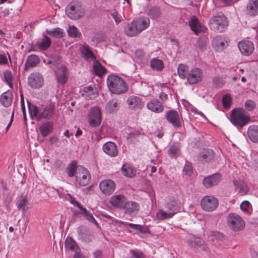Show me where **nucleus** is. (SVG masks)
<instances>
[{
	"label": "nucleus",
	"instance_id": "15",
	"mask_svg": "<svg viewBox=\"0 0 258 258\" xmlns=\"http://www.w3.org/2000/svg\"><path fill=\"white\" fill-rule=\"evenodd\" d=\"M43 82L42 76L38 73L30 75L28 79V85L32 88H38L42 86Z\"/></svg>",
	"mask_w": 258,
	"mask_h": 258
},
{
	"label": "nucleus",
	"instance_id": "24",
	"mask_svg": "<svg viewBox=\"0 0 258 258\" xmlns=\"http://www.w3.org/2000/svg\"><path fill=\"white\" fill-rule=\"evenodd\" d=\"M53 129V123L51 121H48L42 123L39 127V131L41 135L43 137H46L50 134Z\"/></svg>",
	"mask_w": 258,
	"mask_h": 258
},
{
	"label": "nucleus",
	"instance_id": "12",
	"mask_svg": "<svg viewBox=\"0 0 258 258\" xmlns=\"http://www.w3.org/2000/svg\"><path fill=\"white\" fill-rule=\"evenodd\" d=\"M203 74L202 70L198 68L191 69L188 74L186 79L190 85H194L202 81Z\"/></svg>",
	"mask_w": 258,
	"mask_h": 258
},
{
	"label": "nucleus",
	"instance_id": "18",
	"mask_svg": "<svg viewBox=\"0 0 258 258\" xmlns=\"http://www.w3.org/2000/svg\"><path fill=\"white\" fill-rule=\"evenodd\" d=\"M103 151L110 157H115L118 154L117 146L112 142L105 143L102 147Z\"/></svg>",
	"mask_w": 258,
	"mask_h": 258
},
{
	"label": "nucleus",
	"instance_id": "45",
	"mask_svg": "<svg viewBox=\"0 0 258 258\" xmlns=\"http://www.w3.org/2000/svg\"><path fill=\"white\" fill-rule=\"evenodd\" d=\"M93 70L96 75L99 77L103 75L107 71V70L98 61L95 62L93 66Z\"/></svg>",
	"mask_w": 258,
	"mask_h": 258
},
{
	"label": "nucleus",
	"instance_id": "35",
	"mask_svg": "<svg viewBox=\"0 0 258 258\" xmlns=\"http://www.w3.org/2000/svg\"><path fill=\"white\" fill-rule=\"evenodd\" d=\"M212 44L217 51L223 50L225 47L224 40L221 36H217L214 38L212 40Z\"/></svg>",
	"mask_w": 258,
	"mask_h": 258
},
{
	"label": "nucleus",
	"instance_id": "23",
	"mask_svg": "<svg viewBox=\"0 0 258 258\" xmlns=\"http://www.w3.org/2000/svg\"><path fill=\"white\" fill-rule=\"evenodd\" d=\"M246 11L250 16H256L258 13V0H249Z\"/></svg>",
	"mask_w": 258,
	"mask_h": 258
},
{
	"label": "nucleus",
	"instance_id": "25",
	"mask_svg": "<svg viewBox=\"0 0 258 258\" xmlns=\"http://www.w3.org/2000/svg\"><path fill=\"white\" fill-rule=\"evenodd\" d=\"M190 29L196 34H198L202 31V27L198 19L196 16H192L188 21Z\"/></svg>",
	"mask_w": 258,
	"mask_h": 258
},
{
	"label": "nucleus",
	"instance_id": "10",
	"mask_svg": "<svg viewBox=\"0 0 258 258\" xmlns=\"http://www.w3.org/2000/svg\"><path fill=\"white\" fill-rule=\"evenodd\" d=\"M165 117L168 122L174 127H181L183 120L178 112L174 110H170L165 113Z\"/></svg>",
	"mask_w": 258,
	"mask_h": 258
},
{
	"label": "nucleus",
	"instance_id": "4",
	"mask_svg": "<svg viewBox=\"0 0 258 258\" xmlns=\"http://www.w3.org/2000/svg\"><path fill=\"white\" fill-rule=\"evenodd\" d=\"M28 107L30 115L35 117L36 120H39L41 118L49 119L52 117L54 114V105L50 103L46 106L41 111L38 107L31 102L27 101Z\"/></svg>",
	"mask_w": 258,
	"mask_h": 258
},
{
	"label": "nucleus",
	"instance_id": "54",
	"mask_svg": "<svg viewBox=\"0 0 258 258\" xmlns=\"http://www.w3.org/2000/svg\"><path fill=\"white\" fill-rule=\"evenodd\" d=\"M245 109L248 111L253 110L256 107V103L252 100H248L244 103Z\"/></svg>",
	"mask_w": 258,
	"mask_h": 258
},
{
	"label": "nucleus",
	"instance_id": "26",
	"mask_svg": "<svg viewBox=\"0 0 258 258\" xmlns=\"http://www.w3.org/2000/svg\"><path fill=\"white\" fill-rule=\"evenodd\" d=\"M127 103L130 107L134 109H140L144 106L142 99L135 96H130L127 99Z\"/></svg>",
	"mask_w": 258,
	"mask_h": 258
},
{
	"label": "nucleus",
	"instance_id": "51",
	"mask_svg": "<svg viewBox=\"0 0 258 258\" xmlns=\"http://www.w3.org/2000/svg\"><path fill=\"white\" fill-rule=\"evenodd\" d=\"M78 168V167L77 166L75 162H72L69 164L66 169L68 176L70 177L74 175L76 176V173Z\"/></svg>",
	"mask_w": 258,
	"mask_h": 258
},
{
	"label": "nucleus",
	"instance_id": "61",
	"mask_svg": "<svg viewBox=\"0 0 258 258\" xmlns=\"http://www.w3.org/2000/svg\"><path fill=\"white\" fill-rule=\"evenodd\" d=\"M68 196L69 197L70 202L72 204H74V205L76 206L79 209H80V210L83 208L81 204L78 201H76L75 198L73 197L71 195L68 194Z\"/></svg>",
	"mask_w": 258,
	"mask_h": 258
},
{
	"label": "nucleus",
	"instance_id": "29",
	"mask_svg": "<svg viewBox=\"0 0 258 258\" xmlns=\"http://www.w3.org/2000/svg\"><path fill=\"white\" fill-rule=\"evenodd\" d=\"M51 41L49 37L44 36L43 38L38 41L35 45L41 50H45L50 46Z\"/></svg>",
	"mask_w": 258,
	"mask_h": 258
},
{
	"label": "nucleus",
	"instance_id": "40",
	"mask_svg": "<svg viewBox=\"0 0 258 258\" xmlns=\"http://www.w3.org/2000/svg\"><path fill=\"white\" fill-rule=\"evenodd\" d=\"M121 169L122 174L126 177L131 178L136 174V170L129 164H124Z\"/></svg>",
	"mask_w": 258,
	"mask_h": 258
},
{
	"label": "nucleus",
	"instance_id": "41",
	"mask_svg": "<svg viewBox=\"0 0 258 258\" xmlns=\"http://www.w3.org/2000/svg\"><path fill=\"white\" fill-rule=\"evenodd\" d=\"M165 208L169 213L173 212L175 214L176 211L180 209V204L176 200H172L166 204Z\"/></svg>",
	"mask_w": 258,
	"mask_h": 258
},
{
	"label": "nucleus",
	"instance_id": "9",
	"mask_svg": "<svg viewBox=\"0 0 258 258\" xmlns=\"http://www.w3.org/2000/svg\"><path fill=\"white\" fill-rule=\"evenodd\" d=\"M219 204L218 200L213 196H205L201 202L202 208L205 211L212 212L215 210Z\"/></svg>",
	"mask_w": 258,
	"mask_h": 258
},
{
	"label": "nucleus",
	"instance_id": "27",
	"mask_svg": "<svg viewBox=\"0 0 258 258\" xmlns=\"http://www.w3.org/2000/svg\"><path fill=\"white\" fill-rule=\"evenodd\" d=\"M80 51L82 55L85 59L88 60L90 58L92 60H95L96 57L90 49L89 45L86 44L83 45L80 48Z\"/></svg>",
	"mask_w": 258,
	"mask_h": 258
},
{
	"label": "nucleus",
	"instance_id": "50",
	"mask_svg": "<svg viewBox=\"0 0 258 258\" xmlns=\"http://www.w3.org/2000/svg\"><path fill=\"white\" fill-rule=\"evenodd\" d=\"M118 107V101L116 99L110 100L106 104V109L109 112L111 113L116 110Z\"/></svg>",
	"mask_w": 258,
	"mask_h": 258
},
{
	"label": "nucleus",
	"instance_id": "30",
	"mask_svg": "<svg viewBox=\"0 0 258 258\" xmlns=\"http://www.w3.org/2000/svg\"><path fill=\"white\" fill-rule=\"evenodd\" d=\"M124 205H125L123 206V209H125L126 213L132 214L139 210V205L135 202H127L126 201V203Z\"/></svg>",
	"mask_w": 258,
	"mask_h": 258
},
{
	"label": "nucleus",
	"instance_id": "47",
	"mask_svg": "<svg viewBox=\"0 0 258 258\" xmlns=\"http://www.w3.org/2000/svg\"><path fill=\"white\" fill-rule=\"evenodd\" d=\"M46 33L52 37L58 38H62L64 35L63 30L58 27L52 30H47Z\"/></svg>",
	"mask_w": 258,
	"mask_h": 258
},
{
	"label": "nucleus",
	"instance_id": "21",
	"mask_svg": "<svg viewBox=\"0 0 258 258\" xmlns=\"http://www.w3.org/2000/svg\"><path fill=\"white\" fill-rule=\"evenodd\" d=\"M147 107L151 111L157 113L162 112L164 109L163 103L158 100H151L148 103Z\"/></svg>",
	"mask_w": 258,
	"mask_h": 258
},
{
	"label": "nucleus",
	"instance_id": "16",
	"mask_svg": "<svg viewBox=\"0 0 258 258\" xmlns=\"http://www.w3.org/2000/svg\"><path fill=\"white\" fill-rule=\"evenodd\" d=\"M238 47L241 52L244 55H250L254 50V45L251 41L244 40L238 43Z\"/></svg>",
	"mask_w": 258,
	"mask_h": 258
},
{
	"label": "nucleus",
	"instance_id": "52",
	"mask_svg": "<svg viewBox=\"0 0 258 258\" xmlns=\"http://www.w3.org/2000/svg\"><path fill=\"white\" fill-rule=\"evenodd\" d=\"M4 77L5 81L7 83L10 87L12 88L13 86L12 73L9 70H6L4 72Z\"/></svg>",
	"mask_w": 258,
	"mask_h": 258
},
{
	"label": "nucleus",
	"instance_id": "42",
	"mask_svg": "<svg viewBox=\"0 0 258 258\" xmlns=\"http://www.w3.org/2000/svg\"><path fill=\"white\" fill-rule=\"evenodd\" d=\"M189 72V67L187 65L180 64L177 68L178 75L182 79H186Z\"/></svg>",
	"mask_w": 258,
	"mask_h": 258
},
{
	"label": "nucleus",
	"instance_id": "46",
	"mask_svg": "<svg viewBox=\"0 0 258 258\" xmlns=\"http://www.w3.org/2000/svg\"><path fill=\"white\" fill-rule=\"evenodd\" d=\"M147 15L150 17V18L152 19H156L160 17L161 11L158 7L154 6L149 10Z\"/></svg>",
	"mask_w": 258,
	"mask_h": 258
},
{
	"label": "nucleus",
	"instance_id": "33",
	"mask_svg": "<svg viewBox=\"0 0 258 258\" xmlns=\"http://www.w3.org/2000/svg\"><path fill=\"white\" fill-rule=\"evenodd\" d=\"M65 247L68 250L72 251H79L80 248L76 241L71 237H68L65 241Z\"/></svg>",
	"mask_w": 258,
	"mask_h": 258
},
{
	"label": "nucleus",
	"instance_id": "43",
	"mask_svg": "<svg viewBox=\"0 0 258 258\" xmlns=\"http://www.w3.org/2000/svg\"><path fill=\"white\" fill-rule=\"evenodd\" d=\"M0 101L3 105L8 107L12 103V94L7 92L4 93L0 97Z\"/></svg>",
	"mask_w": 258,
	"mask_h": 258
},
{
	"label": "nucleus",
	"instance_id": "38",
	"mask_svg": "<svg viewBox=\"0 0 258 258\" xmlns=\"http://www.w3.org/2000/svg\"><path fill=\"white\" fill-rule=\"evenodd\" d=\"M175 213H169L168 211H165L163 209H160L156 213V216L159 220H165L173 217Z\"/></svg>",
	"mask_w": 258,
	"mask_h": 258
},
{
	"label": "nucleus",
	"instance_id": "36",
	"mask_svg": "<svg viewBox=\"0 0 258 258\" xmlns=\"http://www.w3.org/2000/svg\"><path fill=\"white\" fill-rule=\"evenodd\" d=\"M233 183L235 185V188L239 190V192L241 194H246L249 191V188L246 184L242 181L234 180Z\"/></svg>",
	"mask_w": 258,
	"mask_h": 258
},
{
	"label": "nucleus",
	"instance_id": "63",
	"mask_svg": "<svg viewBox=\"0 0 258 258\" xmlns=\"http://www.w3.org/2000/svg\"><path fill=\"white\" fill-rule=\"evenodd\" d=\"M50 58H51V60H53L54 61L53 63V66H55L57 64L59 63L60 60V57L56 54L52 55L50 57Z\"/></svg>",
	"mask_w": 258,
	"mask_h": 258
},
{
	"label": "nucleus",
	"instance_id": "31",
	"mask_svg": "<svg viewBox=\"0 0 258 258\" xmlns=\"http://www.w3.org/2000/svg\"><path fill=\"white\" fill-rule=\"evenodd\" d=\"M247 135L249 139L254 143L258 142V126L251 125L247 131Z\"/></svg>",
	"mask_w": 258,
	"mask_h": 258
},
{
	"label": "nucleus",
	"instance_id": "44",
	"mask_svg": "<svg viewBox=\"0 0 258 258\" xmlns=\"http://www.w3.org/2000/svg\"><path fill=\"white\" fill-rule=\"evenodd\" d=\"M78 232L83 241L86 242H90L92 241V235L89 232L86 231L84 228L82 227L80 228Z\"/></svg>",
	"mask_w": 258,
	"mask_h": 258
},
{
	"label": "nucleus",
	"instance_id": "37",
	"mask_svg": "<svg viewBox=\"0 0 258 258\" xmlns=\"http://www.w3.org/2000/svg\"><path fill=\"white\" fill-rule=\"evenodd\" d=\"M150 63L151 68L156 71L160 72L164 68L163 62L158 58H154L151 59Z\"/></svg>",
	"mask_w": 258,
	"mask_h": 258
},
{
	"label": "nucleus",
	"instance_id": "20",
	"mask_svg": "<svg viewBox=\"0 0 258 258\" xmlns=\"http://www.w3.org/2000/svg\"><path fill=\"white\" fill-rule=\"evenodd\" d=\"M126 201V199L121 195L113 196L110 200V203L112 206L119 208H123Z\"/></svg>",
	"mask_w": 258,
	"mask_h": 258
},
{
	"label": "nucleus",
	"instance_id": "34",
	"mask_svg": "<svg viewBox=\"0 0 258 258\" xmlns=\"http://www.w3.org/2000/svg\"><path fill=\"white\" fill-rule=\"evenodd\" d=\"M214 152L210 149H204L199 155V157L202 158V162H208L214 157Z\"/></svg>",
	"mask_w": 258,
	"mask_h": 258
},
{
	"label": "nucleus",
	"instance_id": "3",
	"mask_svg": "<svg viewBox=\"0 0 258 258\" xmlns=\"http://www.w3.org/2000/svg\"><path fill=\"white\" fill-rule=\"evenodd\" d=\"M150 24V20L147 18H140L134 20L125 28V33L130 37L137 36L143 30L147 28Z\"/></svg>",
	"mask_w": 258,
	"mask_h": 258
},
{
	"label": "nucleus",
	"instance_id": "59",
	"mask_svg": "<svg viewBox=\"0 0 258 258\" xmlns=\"http://www.w3.org/2000/svg\"><path fill=\"white\" fill-rule=\"evenodd\" d=\"M209 236L213 237L218 240H221L223 238V235L218 231H211L209 232Z\"/></svg>",
	"mask_w": 258,
	"mask_h": 258
},
{
	"label": "nucleus",
	"instance_id": "5",
	"mask_svg": "<svg viewBox=\"0 0 258 258\" xmlns=\"http://www.w3.org/2000/svg\"><path fill=\"white\" fill-rule=\"evenodd\" d=\"M66 11L68 17L75 20L81 19L85 14L84 7L78 2L71 3L67 7Z\"/></svg>",
	"mask_w": 258,
	"mask_h": 258
},
{
	"label": "nucleus",
	"instance_id": "19",
	"mask_svg": "<svg viewBox=\"0 0 258 258\" xmlns=\"http://www.w3.org/2000/svg\"><path fill=\"white\" fill-rule=\"evenodd\" d=\"M56 77L58 83L63 85L68 80V70L64 66H61L56 72Z\"/></svg>",
	"mask_w": 258,
	"mask_h": 258
},
{
	"label": "nucleus",
	"instance_id": "39",
	"mask_svg": "<svg viewBox=\"0 0 258 258\" xmlns=\"http://www.w3.org/2000/svg\"><path fill=\"white\" fill-rule=\"evenodd\" d=\"M79 214L83 215L86 220L95 225L97 227H99V225L97 221L95 219L93 215L88 211H87L86 208H83L81 210Z\"/></svg>",
	"mask_w": 258,
	"mask_h": 258
},
{
	"label": "nucleus",
	"instance_id": "57",
	"mask_svg": "<svg viewBox=\"0 0 258 258\" xmlns=\"http://www.w3.org/2000/svg\"><path fill=\"white\" fill-rule=\"evenodd\" d=\"M231 98L228 95H225L222 98V103L225 108H227L231 105Z\"/></svg>",
	"mask_w": 258,
	"mask_h": 258
},
{
	"label": "nucleus",
	"instance_id": "14",
	"mask_svg": "<svg viewBox=\"0 0 258 258\" xmlns=\"http://www.w3.org/2000/svg\"><path fill=\"white\" fill-rule=\"evenodd\" d=\"M99 188L104 195H110L114 191L115 184L111 179L103 180L100 182Z\"/></svg>",
	"mask_w": 258,
	"mask_h": 258
},
{
	"label": "nucleus",
	"instance_id": "58",
	"mask_svg": "<svg viewBox=\"0 0 258 258\" xmlns=\"http://www.w3.org/2000/svg\"><path fill=\"white\" fill-rule=\"evenodd\" d=\"M250 204L247 201H244L241 203L240 204V209L242 211L244 212L245 213H249V208L250 207Z\"/></svg>",
	"mask_w": 258,
	"mask_h": 258
},
{
	"label": "nucleus",
	"instance_id": "7",
	"mask_svg": "<svg viewBox=\"0 0 258 258\" xmlns=\"http://www.w3.org/2000/svg\"><path fill=\"white\" fill-rule=\"evenodd\" d=\"M91 176L89 171L83 166H79L76 173V181L80 186H84L88 185L91 180Z\"/></svg>",
	"mask_w": 258,
	"mask_h": 258
},
{
	"label": "nucleus",
	"instance_id": "28",
	"mask_svg": "<svg viewBox=\"0 0 258 258\" xmlns=\"http://www.w3.org/2000/svg\"><path fill=\"white\" fill-rule=\"evenodd\" d=\"M125 224L135 230L136 231V233L141 237L144 236L148 233V229L141 225L127 222H126Z\"/></svg>",
	"mask_w": 258,
	"mask_h": 258
},
{
	"label": "nucleus",
	"instance_id": "49",
	"mask_svg": "<svg viewBox=\"0 0 258 258\" xmlns=\"http://www.w3.org/2000/svg\"><path fill=\"white\" fill-rule=\"evenodd\" d=\"M67 31L68 35L72 38H79L81 36L80 32L74 25H70Z\"/></svg>",
	"mask_w": 258,
	"mask_h": 258
},
{
	"label": "nucleus",
	"instance_id": "13",
	"mask_svg": "<svg viewBox=\"0 0 258 258\" xmlns=\"http://www.w3.org/2000/svg\"><path fill=\"white\" fill-rule=\"evenodd\" d=\"M222 179V175L216 173L205 177L203 180V184L206 188H211L217 185Z\"/></svg>",
	"mask_w": 258,
	"mask_h": 258
},
{
	"label": "nucleus",
	"instance_id": "48",
	"mask_svg": "<svg viewBox=\"0 0 258 258\" xmlns=\"http://www.w3.org/2000/svg\"><path fill=\"white\" fill-rule=\"evenodd\" d=\"M169 155L171 157H177L180 155V149L178 145H171L168 150Z\"/></svg>",
	"mask_w": 258,
	"mask_h": 258
},
{
	"label": "nucleus",
	"instance_id": "64",
	"mask_svg": "<svg viewBox=\"0 0 258 258\" xmlns=\"http://www.w3.org/2000/svg\"><path fill=\"white\" fill-rule=\"evenodd\" d=\"M93 258H104V256L100 250L97 249L92 253Z\"/></svg>",
	"mask_w": 258,
	"mask_h": 258
},
{
	"label": "nucleus",
	"instance_id": "17",
	"mask_svg": "<svg viewBox=\"0 0 258 258\" xmlns=\"http://www.w3.org/2000/svg\"><path fill=\"white\" fill-rule=\"evenodd\" d=\"M188 245L194 248L207 250V246L205 241L199 237H191L187 241Z\"/></svg>",
	"mask_w": 258,
	"mask_h": 258
},
{
	"label": "nucleus",
	"instance_id": "6",
	"mask_svg": "<svg viewBox=\"0 0 258 258\" xmlns=\"http://www.w3.org/2000/svg\"><path fill=\"white\" fill-rule=\"evenodd\" d=\"M210 28L216 32H222L228 26L226 17L222 14L213 16L209 22Z\"/></svg>",
	"mask_w": 258,
	"mask_h": 258
},
{
	"label": "nucleus",
	"instance_id": "55",
	"mask_svg": "<svg viewBox=\"0 0 258 258\" xmlns=\"http://www.w3.org/2000/svg\"><path fill=\"white\" fill-rule=\"evenodd\" d=\"M197 44L199 48L202 51L206 49L207 41L205 37H200L197 41Z\"/></svg>",
	"mask_w": 258,
	"mask_h": 258
},
{
	"label": "nucleus",
	"instance_id": "62",
	"mask_svg": "<svg viewBox=\"0 0 258 258\" xmlns=\"http://www.w3.org/2000/svg\"><path fill=\"white\" fill-rule=\"evenodd\" d=\"M135 55L136 58L140 60H142L145 55V53L142 49H138L135 52Z\"/></svg>",
	"mask_w": 258,
	"mask_h": 258
},
{
	"label": "nucleus",
	"instance_id": "60",
	"mask_svg": "<svg viewBox=\"0 0 258 258\" xmlns=\"http://www.w3.org/2000/svg\"><path fill=\"white\" fill-rule=\"evenodd\" d=\"M93 88L91 86L85 87H84V88L83 89V91L85 93H87L88 95L90 96L89 97L90 98H92V96H93V97L96 96V94L93 92Z\"/></svg>",
	"mask_w": 258,
	"mask_h": 258
},
{
	"label": "nucleus",
	"instance_id": "2",
	"mask_svg": "<svg viewBox=\"0 0 258 258\" xmlns=\"http://www.w3.org/2000/svg\"><path fill=\"white\" fill-rule=\"evenodd\" d=\"M230 120L232 124L239 130L246 125L250 121V116L246 113L243 108H235L231 111Z\"/></svg>",
	"mask_w": 258,
	"mask_h": 258
},
{
	"label": "nucleus",
	"instance_id": "1",
	"mask_svg": "<svg viewBox=\"0 0 258 258\" xmlns=\"http://www.w3.org/2000/svg\"><path fill=\"white\" fill-rule=\"evenodd\" d=\"M107 85L109 90L115 94H123L127 92L128 87L125 81L120 77L110 74L106 79Z\"/></svg>",
	"mask_w": 258,
	"mask_h": 258
},
{
	"label": "nucleus",
	"instance_id": "22",
	"mask_svg": "<svg viewBox=\"0 0 258 258\" xmlns=\"http://www.w3.org/2000/svg\"><path fill=\"white\" fill-rule=\"evenodd\" d=\"M28 201L26 195H22L18 198L16 206L18 209L22 210L23 217L24 216L26 212L28 209Z\"/></svg>",
	"mask_w": 258,
	"mask_h": 258
},
{
	"label": "nucleus",
	"instance_id": "32",
	"mask_svg": "<svg viewBox=\"0 0 258 258\" xmlns=\"http://www.w3.org/2000/svg\"><path fill=\"white\" fill-rule=\"evenodd\" d=\"M39 61L40 59L37 55L32 54L28 56L25 64V70H27L30 68L35 67Z\"/></svg>",
	"mask_w": 258,
	"mask_h": 258
},
{
	"label": "nucleus",
	"instance_id": "8",
	"mask_svg": "<svg viewBox=\"0 0 258 258\" xmlns=\"http://www.w3.org/2000/svg\"><path fill=\"white\" fill-rule=\"evenodd\" d=\"M227 221L229 227L235 231L242 230L245 226L244 220L238 215L235 213L229 214Z\"/></svg>",
	"mask_w": 258,
	"mask_h": 258
},
{
	"label": "nucleus",
	"instance_id": "56",
	"mask_svg": "<svg viewBox=\"0 0 258 258\" xmlns=\"http://www.w3.org/2000/svg\"><path fill=\"white\" fill-rule=\"evenodd\" d=\"M183 172L185 175L190 176L192 173L191 164L189 162H186L183 169Z\"/></svg>",
	"mask_w": 258,
	"mask_h": 258
},
{
	"label": "nucleus",
	"instance_id": "11",
	"mask_svg": "<svg viewBox=\"0 0 258 258\" xmlns=\"http://www.w3.org/2000/svg\"><path fill=\"white\" fill-rule=\"evenodd\" d=\"M89 123L92 127H96L100 125L101 121V115L99 107H93L89 112Z\"/></svg>",
	"mask_w": 258,
	"mask_h": 258
},
{
	"label": "nucleus",
	"instance_id": "53",
	"mask_svg": "<svg viewBox=\"0 0 258 258\" xmlns=\"http://www.w3.org/2000/svg\"><path fill=\"white\" fill-rule=\"evenodd\" d=\"M109 15H110L112 18L114 19L116 24H119L122 21V18L118 16L117 12L115 10H112L108 11Z\"/></svg>",
	"mask_w": 258,
	"mask_h": 258
}]
</instances>
